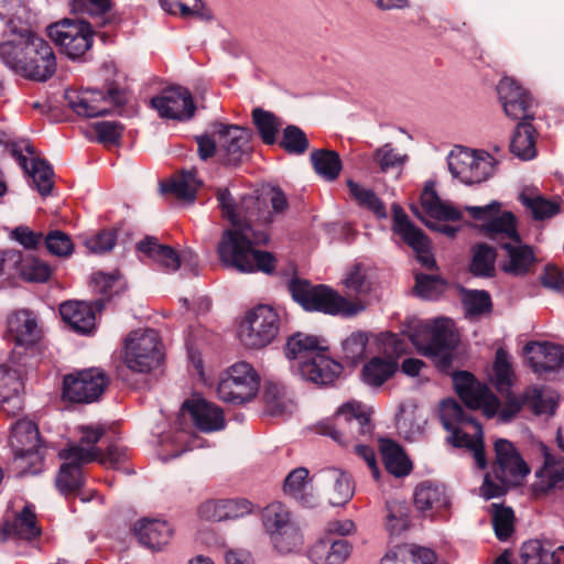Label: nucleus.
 I'll return each instance as SVG.
<instances>
[{"label":"nucleus","mask_w":564,"mask_h":564,"mask_svg":"<svg viewBox=\"0 0 564 564\" xmlns=\"http://www.w3.org/2000/svg\"><path fill=\"white\" fill-rule=\"evenodd\" d=\"M386 529L390 535H400L410 524L408 508L398 501H388L386 503Z\"/></svg>","instance_id":"obj_54"},{"label":"nucleus","mask_w":564,"mask_h":564,"mask_svg":"<svg viewBox=\"0 0 564 564\" xmlns=\"http://www.w3.org/2000/svg\"><path fill=\"white\" fill-rule=\"evenodd\" d=\"M94 23L84 19H64L48 28L50 37L70 59H84L94 43Z\"/></svg>","instance_id":"obj_7"},{"label":"nucleus","mask_w":564,"mask_h":564,"mask_svg":"<svg viewBox=\"0 0 564 564\" xmlns=\"http://www.w3.org/2000/svg\"><path fill=\"white\" fill-rule=\"evenodd\" d=\"M322 478L329 489V502L333 506H343L352 498L354 485L347 473L337 468H328L322 473Z\"/></svg>","instance_id":"obj_39"},{"label":"nucleus","mask_w":564,"mask_h":564,"mask_svg":"<svg viewBox=\"0 0 564 564\" xmlns=\"http://www.w3.org/2000/svg\"><path fill=\"white\" fill-rule=\"evenodd\" d=\"M351 546L344 539H323L315 542L308 551L313 564H343L349 556Z\"/></svg>","instance_id":"obj_36"},{"label":"nucleus","mask_w":564,"mask_h":564,"mask_svg":"<svg viewBox=\"0 0 564 564\" xmlns=\"http://www.w3.org/2000/svg\"><path fill=\"white\" fill-rule=\"evenodd\" d=\"M133 531L138 541L152 551L165 546L173 533L171 525L159 519H142L134 524Z\"/></svg>","instance_id":"obj_34"},{"label":"nucleus","mask_w":564,"mask_h":564,"mask_svg":"<svg viewBox=\"0 0 564 564\" xmlns=\"http://www.w3.org/2000/svg\"><path fill=\"white\" fill-rule=\"evenodd\" d=\"M316 429L319 434L346 446L352 441L370 435L373 425L365 406L360 402L349 401L337 410L333 419L321 422Z\"/></svg>","instance_id":"obj_4"},{"label":"nucleus","mask_w":564,"mask_h":564,"mask_svg":"<svg viewBox=\"0 0 564 564\" xmlns=\"http://www.w3.org/2000/svg\"><path fill=\"white\" fill-rule=\"evenodd\" d=\"M69 108L80 117L95 118L109 113L110 108L126 104V94L119 87H109L106 93L98 89L66 93Z\"/></svg>","instance_id":"obj_16"},{"label":"nucleus","mask_w":564,"mask_h":564,"mask_svg":"<svg viewBox=\"0 0 564 564\" xmlns=\"http://www.w3.org/2000/svg\"><path fill=\"white\" fill-rule=\"evenodd\" d=\"M69 4L74 13L91 18L96 28L116 26L120 22L111 0H70Z\"/></svg>","instance_id":"obj_35"},{"label":"nucleus","mask_w":564,"mask_h":564,"mask_svg":"<svg viewBox=\"0 0 564 564\" xmlns=\"http://www.w3.org/2000/svg\"><path fill=\"white\" fill-rule=\"evenodd\" d=\"M341 369L339 362L326 356L324 348L310 359L296 364V371L301 378L316 386L332 384L340 375Z\"/></svg>","instance_id":"obj_25"},{"label":"nucleus","mask_w":564,"mask_h":564,"mask_svg":"<svg viewBox=\"0 0 564 564\" xmlns=\"http://www.w3.org/2000/svg\"><path fill=\"white\" fill-rule=\"evenodd\" d=\"M10 446L15 460H25L24 473L37 474L44 457L37 425L29 420H19L11 427Z\"/></svg>","instance_id":"obj_15"},{"label":"nucleus","mask_w":564,"mask_h":564,"mask_svg":"<svg viewBox=\"0 0 564 564\" xmlns=\"http://www.w3.org/2000/svg\"><path fill=\"white\" fill-rule=\"evenodd\" d=\"M288 290L306 312H319L327 315L352 317L365 310L360 301H349L325 284H312L308 280L292 278Z\"/></svg>","instance_id":"obj_3"},{"label":"nucleus","mask_w":564,"mask_h":564,"mask_svg":"<svg viewBox=\"0 0 564 564\" xmlns=\"http://www.w3.org/2000/svg\"><path fill=\"white\" fill-rule=\"evenodd\" d=\"M531 121H520L510 141V151L523 161L531 160L536 155V130Z\"/></svg>","instance_id":"obj_40"},{"label":"nucleus","mask_w":564,"mask_h":564,"mask_svg":"<svg viewBox=\"0 0 564 564\" xmlns=\"http://www.w3.org/2000/svg\"><path fill=\"white\" fill-rule=\"evenodd\" d=\"M252 121L262 142L272 145L276 142L278 133L282 127V121L273 112L254 108L252 110Z\"/></svg>","instance_id":"obj_48"},{"label":"nucleus","mask_w":564,"mask_h":564,"mask_svg":"<svg viewBox=\"0 0 564 564\" xmlns=\"http://www.w3.org/2000/svg\"><path fill=\"white\" fill-rule=\"evenodd\" d=\"M109 382L100 368L75 370L63 377L61 397L65 402L89 404L100 399Z\"/></svg>","instance_id":"obj_9"},{"label":"nucleus","mask_w":564,"mask_h":564,"mask_svg":"<svg viewBox=\"0 0 564 564\" xmlns=\"http://www.w3.org/2000/svg\"><path fill=\"white\" fill-rule=\"evenodd\" d=\"M279 145L289 154L301 155L308 150L310 141L300 127L289 124L283 129Z\"/></svg>","instance_id":"obj_56"},{"label":"nucleus","mask_w":564,"mask_h":564,"mask_svg":"<svg viewBox=\"0 0 564 564\" xmlns=\"http://www.w3.org/2000/svg\"><path fill=\"white\" fill-rule=\"evenodd\" d=\"M463 304L468 315L480 316L491 312L492 301L485 290H468L463 297Z\"/></svg>","instance_id":"obj_60"},{"label":"nucleus","mask_w":564,"mask_h":564,"mask_svg":"<svg viewBox=\"0 0 564 564\" xmlns=\"http://www.w3.org/2000/svg\"><path fill=\"white\" fill-rule=\"evenodd\" d=\"M424 338L421 340L416 335L412 336V343L419 352L425 357L433 358L436 367L448 373L453 360L454 350L457 346V336L452 328L449 318L438 317L431 324L423 327Z\"/></svg>","instance_id":"obj_5"},{"label":"nucleus","mask_w":564,"mask_h":564,"mask_svg":"<svg viewBox=\"0 0 564 564\" xmlns=\"http://www.w3.org/2000/svg\"><path fill=\"white\" fill-rule=\"evenodd\" d=\"M499 247L506 252V259L500 263V269L505 273L512 276H524L533 271L538 262L533 247L522 241H501Z\"/></svg>","instance_id":"obj_26"},{"label":"nucleus","mask_w":564,"mask_h":564,"mask_svg":"<svg viewBox=\"0 0 564 564\" xmlns=\"http://www.w3.org/2000/svg\"><path fill=\"white\" fill-rule=\"evenodd\" d=\"M52 274V268L45 261L31 254L23 256L20 276L28 282L43 283Z\"/></svg>","instance_id":"obj_57"},{"label":"nucleus","mask_w":564,"mask_h":564,"mask_svg":"<svg viewBox=\"0 0 564 564\" xmlns=\"http://www.w3.org/2000/svg\"><path fill=\"white\" fill-rule=\"evenodd\" d=\"M529 356L530 365L535 373L543 375L564 367V349L551 343L529 341L523 347Z\"/></svg>","instance_id":"obj_28"},{"label":"nucleus","mask_w":564,"mask_h":564,"mask_svg":"<svg viewBox=\"0 0 564 564\" xmlns=\"http://www.w3.org/2000/svg\"><path fill=\"white\" fill-rule=\"evenodd\" d=\"M491 507V522L495 534L499 541H507L514 532V512L510 507L496 503Z\"/></svg>","instance_id":"obj_53"},{"label":"nucleus","mask_w":564,"mask_h":564,"mask_svg":"<svg viewBox=\"0 0 564 564\" xmlns=\"http://www.w3.org/2000/svg\"><path fill=\"white\" fill-rule=\"evenodd\" d=\"M100 454L98 447L84 448L79 445H70L59 452V458L66 460L59 467L55 484L64 495L76 494L84 486L82 466L91 462Z\"/></svg>","instance_id":"obj_17"},{"label":"nucleus","mask_w":564,"mask_h":564,"mask_svg":"<svg viewBox=\"0 0 564 564\" xmlns=\"http://www.w3.org/2000/svg\"><path fill=\"white\" fill-rule=\"evenodd\" d=\"M265 411L271 416L282 415L288 408L284 387L275 382H267L263 390Z\"/></svg>","instance_id":"obj_59"},{"label":"nucleus","mask_w":564,"mask_h":564,"mask_svg":"<svg viewBox=\"0 0 564 564\" xmlns=\"http://www.w3.org/2000/svg\"><path fill=\"white\" fill-rule=\"evenodd\" d=\"M440 419L445 430H453V427L470 424L478 432L481 433V424L465 412L462 405L455 399H446L441 403Z\"/></svg>","instance_id":"obj_44"},{"label":"nucleus","mask_w":564,"mask_h":564,"mask_svg":"<svg viewBox=\"0 0 564 564\" xmlns=\"http://www.w3.org/2000/svg\"><path fill=\"white\" fill-rule=\"evenodd\" d=\"M6 25V40L0 42V59L26 79L41 83L50 79L56 72V57L51 44L39 36L22 17L10 18Z\"/></svg>","instance_id":"obj_1"},{"label":"nucleus","mask_w":564,"mask_h":564,"mask_svg":"<svg viewBox=\"0 0 564 564\" xmlns=\"http://www.w3.org/2000/svg\"><path fill=\"white\" fill-rule=\"evenodd\" d=\"M448 169L454 177L471 185L487 180L491 166L487 159L477 156L475 152L459 151L448 155Z\"/></svg>","instance_id":"obj_24"},{"label":"nucleus","mask_w":564,"mask_h":564,"mask_svg":"<svg viewBox=\"0 0 564 564\" xmlns=\"http://www.w3.org/2000/svg\"><path fill=\"white\" fill-rule=\"evenodd\" d=\"M368 344V337L362 332L352 333L343 341V358L351 366L362 360Z\"/></svg>","instance_id":"obj_61"},{"label":"nucleus","mask_w":564,"mask_h":564,"mask_svg":"<svg viewBox=\"0 0 564 564\" xmlns=\"http://www.w3.org/2000/svg\"><path fill=\"white\" fill-rule=\"evenodd\" d=\"M448 289V282L440 275L417 273L415 275L414 293L430 301L438 300Z\"/></svg>","instance_id":"obj_51"},{"label":"nucleus","mask_w":564,"mask_h":564,"mask_svg":"<svg viewBox=\"0 0 564 564\" xmlns=\"http://www.w3.org/2000/svg\"><path fill=\"white\" fill-rule=\"evenodd\" d=\"M543 466L536 470V481L532 486L536 496L547 495L564 482V458L552 455L546 446H543Z\"/></svg>","instance_id":"obj_33"},{"label":"nucleus","mask_w":564,"mask_h":564,"mask_svg":"<svg viewBox=\"0 0 564 564\" xmlns=\"http://www.w3.org/2000/svg\"><path fill=\"white\" fill-rule=\"evenodd\" d=\"M397 369L398 364L393 359L373 357L364 366L361 376L369 386L380 387L394 375Z\"/></svg>","instance_id":"obj_46"},{"label":"nucleus","mask_w":564,"mask_h":564,"mask_svg":"<svg viewBox=\"0 0 564 564\" xmlns=\"http://www.w3.org/2000/svg\"><path fill=\"white\" fill-rule=\"evenodd\" d=\"M215 195L223 217L234 227L251 223L264 226L271 224V212L267 199L246 195L240 203H237L227 187L217 188Z\"/></svg>","instance_id":"obj_6"},{"label":"nucleus","mask_w":564,"mask_h":564,"mask_svg":"<svg viewBox=\"0 0 564 564\" xmlns=\"http://www.w3.org/2000/svg\"><path fill=\"white\" fill-rule=\"evenodd\" d=\"M415 507L423 511L442 512L448 509L449 498L441 484L432 481L422 482L414 492Z\"/></svg>","instance_id":"obj_38"},{"label":"nucleus","mask_w":564,"mask_h":564,"mask_svg":"<svg viewBox=\"0 0 564 564\" xmlns=\"http://www.w3.org/2000/svg\"><path fill=\"white\" fill-rule=\"evenodd\" d=\"M280 317L269 305H258L247 312L239 325L238 336L242 345L260 349L269 345L278 335Z\"/></svg>","instance_id":"obj_11"},{"label":"nucleus","mask_w":564,"mask_h":564,"mask_svg":"<svg viewBox=\"0 0 564 564\" xmlns=\"http://www.w3.org/2000/svg\"><path fill=\"white\" fill-rule=\"evenodd\" d=\"M265 532L274 549L281 554H288L302 544V535L295 522L291 520L288 508L281 502L268 505L261 512Z\"/></svg>","instance_id":"obj_12"},{"label":"nucleus","mask_w":564,"mask_h":564,"mask_svg":"<svg viewBox=\"0 0 564 564\" xmlns=\"http://www.w3.org/2000/svg\"><path fill=\"white\" fill-rule=\"evenodd\" d=\"M137 250L159 263L165 271H176L181 264H188L194 274H197V256L191 251L180 256L172 247L159 243L158 238L147 236L137 243Z\"/></svg>","instance_id":"obj_22"},{"label":"nucleus","mask_w":564,"mask_h":564,"mask_svg":"<svg viewBox=\"0 0 564 564\" xmlns=\"http://www.w3.org/2000/svg\"><path fill=\"white\" fill-rule=\"evenodd\" d=\"M41 533L33 507L25 505L12 520H4L0 528V541L6 542L9 539L33 541L40 538Z\"/></svg>","instance_id":"obj_29"},{"label":"nucleus","mask_w":564,"mask_h":564,"mask_svg":"<svg viewBox=\"0 0 564 564\" xmlns=\"http://www.w3.org/2000/svg\"><path fill=\"white\" fill-rule=\"evenodd\" d=\"M379 451L388 473L395 477H404L411 473L412 462L398 442L380 437Z\"/></svg>","instance_id":"obj_37"},{"label":"nucleus","mask_w":564,"mask_h":564,"mask_svg":"<svg viewBox=\"0 0 564 564\" xmlns=\"http://www.w3.org/2000/svg\"><path fill=\"white\" fill-rule=\"evenodd\" d=\"M406 159L408 156L398 153L391 143H386L373 152L371 164L379 173L400 172Z\"/></svg>","instance_id":"obj_49"},{"label":"nucleus","mask_w":564,"mask_h":564,"mask_svg":"<svg viewBox=\"0 0 564 564\" xmlns=\"http://www.w3.org/2000/svg\"><path fill=\"white\" fill-rule=\"evenodd\" d=\"M6 338L17 346H33L41 338V329L35 316L29 310L14 312L7 323Z\"/></svg>","instance_id":"obj_30"},{"label":"nucleus","mask_w":564,"mask_h":564,"mask_svg":"<svg viewBox=\"0 0 564 564\" xmlns=\"http://www.w3.org/2000/svg\"><path fill=\"white\" fill-rule=\"evenodd\" d=\"M259 224H243L224 230L217 246L220 262L241 273L263 272L271 274L275 270L276 259L269 251L257 250L265 245L269 235L264 228H256Z\"/></svg>","instance_id":"obj_2"},{"label":"nucleus","mask_w":564,"mask_h":564,"mask_svg":"<svg viewBox=\"0 0 564 564\" xmlns=\"http://www.w3.org/2000/svg\"><path fill=\"white\" fill-rule=\"evenodd\" d=\"M346 185L350 196L359 207L371 212L378 219L388 217L386 204L373 189L366 188L351 178L347 180Z\"/></svg>","instance_id":"obj_43"},{"label":"nucleus","mask_w":564,"mask_h":564,"mask_svg":"<svg viewBox=\"0 0 564 564\" xmlns=\"http://www.w3.org/2000/svg\"><path fill=\"white\" fill-rule=\"evenodd\" d=\"M99 143L117 145L123 134L124 127L118 121H99L94 124Z\"/></svg>","instance_id":"obj_64"},{"label":"nucleus","mask_w":564,"mask_h":564,"mask_svg":"<svg viewBox=\"0 0 564 564\" xmlns=\"http://www.w3.org/2000/svg\"><path fill=\"white\" fill-rule=\"evenodd\" d=\"M151 106L160 117L173 120H188L196 110L191 91L182 86L170 87L151 99Z\"/></svg>","instance_id":"obj_20"},{"label":"nucleus","mask_w":564,"mask_h":564,"mask_svg":"<svg viewBox=\"0 0 564 564\" xmlns=\"http://www.w3.org/2000/svg\"><path fill=\"white\" fill-rule=\"evenodd\" d=\"M497 251L485 242L476 243L471 248L469 272L477 278H494L496 274Z\"/></svg>","instance_id":"obj_42"},{"label":"nucleus","mask_w":564,"mask_h":564,"mask_svg":"<svg viewBox=\"0 0 564 564\" xmlns=\"http://www.w3.org/2000/svg\"><path fill=\"white\" fill-rule=\"evenodd\" d=\"M497 91L508 117L513 120L534 119V113L531 111L533 97L513 78L503 77L497 86Z\"/></svg>","instance_id":"obj_21"},{"label":"nucleus","mask_w":564,"mask_h":564,"mask_svg":"<svg viewBox=\"0 0 564 564\" xmlns=\"http://www.w3.org/2000/svg\"><path fill=\"white\" fill-rule=\"evenodd\" d=\"M310 159L317 175L328 182L337 180L343 169V163L336 151L325 149L314 150Z\"/></svg>","instance_id":"obj_45"},{"label":"nucleus","mask_w":564,"mask_h":564,"mask_svg":"<svg viewBox=\"0 0 564 564\" xmlns=\"http://www.w3.org/2000/svg\"><path fill=\"white\" fill-rule=\"evenodd\" d=\"M212 127L225 165L237 166L250 158L253 152L251 129L219 121L213 122Z\"/></svg>","instance_id":"obj_14"},{"label":"nucleus","mask_w":564,"mask_h":564,"mask_svg":"<svg viewBox=\"0 0 564 564\" xmlns=\"http://www.w3.org/2000/svg\"><path fill=\"white\" fill-rule=\"evenodd\" d=\"M519 200L525 206L532 214L535 220H543L551 218L560 213V205L554 200L544 198L543 196H529L521 193Z\"/></svg>","instance_id":"obj_55"},{"label":"nucleus","mask_w":564,"mask_h":564,"mask_svg":"<svg viewBox=\"0 0 564 564\" xmlns=\"http://www.w3.org/2000/svg\"><path fill=\"white\" fill-rule=\"evenodd\" d=\"M260 376L246 361L234 364L221 378L217 393L220 400L232 404H243L256 398L260 388Z\"/></svg>","instance_id":"obj_13"},{"label":"nucleus","mask_w":564,"mask_h":564,"mask_svg":"<svg viewBox=\"0 0 564 564\" xmlns=\"http://www.w3.org/2000/svg\"><path fill=\"white\" fill-rule=\"evenodd\" d=\"M492 371V383L498 392H509L512 386L513 370L509 361V354L503 348H498L496 351Z\"/></svg>","instance_id":"obj_52"},{"label":"nucleus","mask_w":564,"mask_h":564,"mask_svg":"<svg viewBox=\"0 0 564 564\" xmlns=\"http://www.w3.org/2000/svg\"><path fill=\"white\" fill-rule=\"evenodd\" d=\"M392 231L417 253V260L421 264L427 269L436 268V261L430 254L427 236L410 220L408 214L398 204L392 205Z\"/></svg>","instance_id":"obj_18"},{"label":"nucleus","mask_w":564,"mask_h":564,"mask_svg":"<svg viewBox=\"0 0 564 564\" xmlns=\"http://www.w3.org/2000/svg\"><path fill=\"white\" fill-rule=\"evenodd\" d=\"M104 307L102 299L91 303L67 301L59 305V314L72 330L79 335H90L96 329V313L101 312Z\"/></svg>","instance_id":"obj_23"},{"label":"nucleus","mask_w":564,"mask_h":564,"mask_svg":"<svg viewBox=\"0 0 564 564\" xmlns=\"http://www.w3.org/2000/svg\"><path fill=\"white\" fill-rule=\"evenodd\" d=\"M194 426L203 433H213L225 429L226 422L223 410L204 399L186 400L182 404Z\"/></svg>","instance_id":"obj_27"},{"label":"nucleus","mask_w":564,"mask_h":564,"mask_svg":"<svg viewBox=\"0 0 564 564\" xmlns=\"http://www.w3.org/2000/svg\"><path fill=\"white\" fill-rule=\"evenodd\" d=\"M308 470L305 467L293 469L284 480V492L295 500L300 501L303 506L310 503L311 499L305 495L306 479Z\"/></svg>","instance_id":"obj_58"},{"label":"nucleus","mask_w":564,"mask_h":564,"mask_svg":"<svg viewBox=\"0 0 564 564\" xmlns=\"http://www.w3.org/2000/svg\"><path fill=\"white\" fill-rule=\"evenodd\" d=\"M500 208V203L494 200L485 206H467L465 209L475 220L482 221L479 229L488 239L498 245L501 241L521 242L516 215Z\"/></svg>","instance_id":"obj_8"},{"label":"nucleus","mask_w":564,"mask_h":564,"mask_svg":"<svg viewBox=\"0 0 564 564\" xmlns=\"http://www.w3.org/2000/svg\"><path fill=\"white\" fill-rule=\"evenodd\" d=\"M47 251L56 257H68L74 251V243L69 235L62 230H51L42 241Z\"/></svg>","instance_id":"obj_62"},{"label":"nucleus","mask_w":564,"mask_h":564,"mask_svg":"<svg viewBox=\"0 0 564 564\" xmlns=\"http://www.w3.org/2000/svg\"><path fill=\"white\" fill-rule=\"evenodd\" d=\"M494 447L496 454L494 474L496 479L502 484H517L530 473L528 464L510 441L498 438Z\"/></svg>","instance_id":"obj_19"},{"label":"nucleus","mask_w":564,"mask_h":564,"mask_svg":"<svg viewBox=\"0 0 564 564\" xmlns=\"http://www.w3.org/2000/svg\"><path fill=\"white\" fill-rule=\"evenodd\" d=\"M452 377L455 392L464 404L466 406L469 404L478 405L479 403L476 402L478 390L486 387V384L480 383L473 373L464 370L455 371Z\"/></svg>","instance_id":"obj_50"},{"label":"nucleus","mask_w":564,"mask_h":564,"mask_svg":"<svg viewBox=\"0 0 564 564\" xmlns=\"http://www.w3.org/2000/svg\"><path fill=\"white\" fill-rule=\"evenodd\" d=\"M421 204L425 213L434 219L444 221H459L463 214L455 206L443 202L437 193L425 186L421 195Z\"/></svg>","instance_id":"obj_41"},{"label":"nucleus","mask_w":564,"mask_h":564,"mask_svg":"<svg viewBox=\"0 0 564 564\" xmlns=\"http://www.w3.org/2000/svg\"><path fill=\"white\" fill-rule=\"evenodd\" d=\"M551 545L549 547L540 540H530L522 544L520 549V564H549Z\"/></svg>","instance_id":"obj_63"},{"label":"nucleus","mask_w":564,"mask_h":564,"mask_svg":"<svg viewBox=\"0 0 564 564\" xmlns=\"http://www.w3.org/2000/svg\"><path fill=\"white\" fill-rule=\"evenodd\" d=\"M162 360V344L156 330H135L126 339L124 364L130 370L148 373Z\"/></svg>","instance_id":"obj_10"},{"label":"nucleus","mask_w":564,"mask_h":564,"mask_svg":"<svg viewBox=\"0 0 564 564\" xmlns=\"http://www.w3.org/2000/svg\"><path fill=\"white\" fill-rule=\"evenodd\" d=\"M252 511V503L245 498L208 500L199 506L198 513L207 521L242 518Z\"/></svg>","instance_id":"obj_31"},{"label":"nucleus","mask_w":564,"mask_h":564,"mask_svg":"<svg viewBox=\"0 0 564 564\" xmlns=\"http://www.w3.org/2000/svg\"><path fill=\"white\" fill-rule=\"evenodd\" d=\"M11 155L19 163L23 172L32 178L37 192L41 196H48L54 187V171L51 164L42 158H32L29 167L28 158L22 155V150L18 148L11 149Z\"/></svg>","instance_id":"obj_32"},{"label":"nucleus","mask_w":564,"mask_h":564,"mask_svg":"<svg viewBox=\"0 0 564 564\" xmlns=\"http://www.w3.org/2000/svg\"><path fill=\"white\" fill-rule=\"evenodd\" d=\"M321 349L317 337L297 333L288 338L284 352L289 359L302 361L315 356Z\"/></svg>","instance_id":"obj_47"}]
</instances>
